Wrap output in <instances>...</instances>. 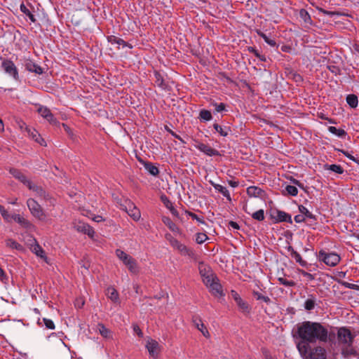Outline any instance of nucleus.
<instances>
[{
    "label": "nucleus",
    "instance_id": "nucleus-1",
    "mask_svg": "<svg viewBox=\"0 0 359 359\" xmlns=\"http://www.w3.org/2000/svg\"><path fill=\"white\" fill-rule=\"evenodd\" d=\"M293 337L306 339L311 342H329L330 346L335 345L337 339V333L328 332L321 323L311 321H304L297 325L296 330H293Z\"/></svg>",
    "mask_w": 359,
    "mask_h": 359
},
{
    "label": "nucleus",
    "instance_id": "nucleus-2",
    "mask_svg": "<svg viewBox=\"0 0 359 359\" xmlns=\"http://www.w3.org/2000/svg\"><path fill=\"white\" fill-rule=\"evenodd\" d=\"M336 330L337 343L341 348V355L346 358L358 356V353L353 346L355 334H353L350 328L347 327H336Z\"/></svg>",
    "mask_w": 359,
    "mask_h": 359
},
{
    "label": "nucleus",
    "instance_id": "nucleus-3",
    "mask_svg": "<svg viewBox=\"0 0 359 359\" xmlns=\"http://www.w3.org/2000/svg\"><path fill=\"white\" fill-rule=\"evenodd\" d=\"M306 339H301L297 344V348L304 359H327V351L324 347L316 346L311 348Z\"/></svg>",
    "mask_w": 359,
    "mask_h": 359
},
{
    "label": "nucleus",
    "instance_id": "nucleus-4",
    "mask_svg": "<svg viewBox=\"0 0 359 359\" xmlns=\"http://www.w3.org/2000/svg\"><path fill=\"white\" fill-rule=\"evenodd\" d=\"M166 238L169 240L170 245L177 249L182 255H187L191 258L196 259V255L194 250L187 248L181 243L178 240L173 238L170 234H166Z\"/></svg>",
    "mask_w": 359,
    "mask_h": 359
},
{
    "label": "nucleus",
    "instance_id": "nucleus-5",
    "mask_svg": "<svg viewBox=\"0 0 359 359\" xmlns=\"http://www.w3.org/2000/svg\"><path fill=\"white\" fill-rule=\"evenodd\" d=\"M318 259L327 266H335L339 264L341 258L337 253H327L325 250H321L318 252Z\"/></svg>",
    "mask_w": 359,
    "mask_h": 359
},
{
    "label": "nucleus",
    "instance_id": "nucleus-6",
    "mask_svg": "<svg viewBox=\"0 0 359 359\" xmlns=\"http://www.w3.org/2000/svg\"><path fill=\"white\" fill-rule=\"evenodd\" d=\"M9 172L15 178L18 179L22 184L26 185L29 189L33 191H42L41 187L33 184L30 180L27 179L26 176L20 170L16 168H11Z\"/></svg>",
    "mask_w": 359,
    "mask_h": 359
},
{
    "label": "nucleus",
    "instance_id": "nucleus-7",
    "mask_svg": "<svg viewBox=\"0 0 359 359\" xmlns=\"http://www.w3.org/2000/svg\"><path fill=\"white\" fill-rule=\"evenodd\" d=\"M27 205L32 215L39 220H44L46 215L41 205L33 198H29Z\"/></svg>",
    "mask_w": 359,
    "mask_h": 359
},
{
    "label": "nucleus",
    "instance_id": "nucleus-8",
    "mask_svg": "<svg viewBox=\"0 0 359 359\" xmlns=\"http://www.w3.org/2000/svg\"><path fill=\"white\" fill-rule=\"evenodd\" d=\"M205 285L209 288L210 292L213 295L216 297H222L224 295L222 287L217 276L212 279L205 280Z\"/></svg>",
    "mask_w": 359,
    "mask_h": 359
},
{
    "label": "nucleus",
    "instance_id": "nucleus-9",
    "mask_svg": "<svg viewBox=\"0 0 359 359\" xmlns=\"http://www.w3.org/2000/svg\"><path fill=\"white\" fill-rule=\"evenodd\" d=\"M270 217L272 219H273L274 223H279L283 222H288L290 224L292 223L291 215L280 210H273L271 213Z\"/></svg>",
    "mask_w": 359,
    "mask_h": 359
},
{
    "label": "nucleus",
    "instance_id": "nucleus-10",
    "mask_svg": "<svg viewBox=\"0 0 359 359\" xmlns=\"http://www.w3.org/2000/svg\"><path fill=\"white\" fill-rule=\"evenodd\" d=\"M198 270L199 273L203 278V282L204 284L205 280L208 279H212L216 276L215 273L212 272L211 268L209 266L205 264L203 262H199Z\"/></svg>",
    "mask_w": 359,
    "mask_h": 359
},
{
    "label": "nucleus",
    "instance_id": "nucleus-11",
    "mask_svg": "<svg viewBox=\"0 0 359 359\" xmlns=\"http://www.w3.org/2000/svg\"><path fill=\"white\" fill-rule=\"evenodd\" d=\"M38 113L44 118H46L50 124L57 126L59 124V121L54 117L50 110L43 106H41L37 109Z\"/></svg>",
    "mask_w": 359,
    "mask_h": 359
},
{
    "label": "nucleus",
    "instance_id": "nucleus-12",
    "mask_svg": "<svg viewBox=\"0 0 359 359\" xmlns=\"http://www.w3.org/2000/svg\"><path fill=\"white\" fill-rule=\"evenodd\" d=\"M146 348L149 351V355L154 358H156L160 352V345L154 339H149L147 341Z\"/></svg>",
    "mask_w": 359,
    "mask_h": 359
},
{
    "label": "nucleus",
    "instance_id": "nucleus-13",
    "mask_svg": "<svg viewBox=\"0 0 359 359\" xmlns=\"http://www.w3.org/2000/svg\"><path fill=\"white\" fill-rule=\"evenodd\" d=\"M192 322L194 324L195 327L201 332L203 335L208 339L210 338V333L206 327V326L204 325V323L202 322L201 318L198 316H194L192 318Z\"/></svg>",
    "mask_w": 359,
    "mask_h": 359
},
{
    "label": "nucleus",
    "instance_id": "nucleus-14",
    "mask_svg": "<svg viewBox=\"0 0 359 359\" xmlns=\"http://www.w3.org/2000/svg\"><path fill=\"white\" fill-rule=\"evenodd\" d=\"M231 296L236 302L238 306L243 312H250V306L248 304L243 300L240 295L234 290H231Z\"/></svg>",
    "mask_w": 359,
    "mask_h": 359
},
{
    "label": "nucleus",
    "instance_id": "nucleus-15",
    "mask_svg": "<svg viewBox=\"0 0 359 359\" xmlns=\"http://www.w3.org/2000/svg\"><path fill=\"white\" fill-rule=\"evenodd\" d=\"M74 228L77 231L87 234L90 238H92L95 233L93 229L84 222H79L75 224Z\"/></svg>",
    "mask_w": 359,
    "mask_h": 359
},
{
    "label": "nucleus",
    "instance_id": "nucleus-16",
    "mask_svg": "<svg viewBox=\"0 0 359 359\" xmlns=\"http://www.w3.org/2000/svg\"><path fill=\"white\" fill-rule=\"evenodd\" d=\"M196 148L208 156H220L219 151L203 143L198 142V144L196 145Z\"/></svg>",
    "mask_w": 359,
    "mask_h": 359
},
{
    "label": "nucleus",
    "instance_id": "nucleus-17",
    "mask_svg": "<svg viewBox=\"0 0 359 359\" xmlns=\"http://www.w3.org/2000/svg\"><path fill=\"white\" fill-rule=\"evenodd\" d=\"M247 194L250 197H259L264 199L266 196L265 191L255 186L249 187L247 189Z\"/></svg>",
    "mask_w": 359,
    "mask_h": 359
},
{
    "label": "nucleus",
    "instance_id": "nucleus-18",
    "mask_svg": "<svg viewBox=\"0 0 359 359\" xmlns=\"http://www.w3.org/2000/svg\"><path fill=\"white\" fill-rule=\"evenodd\" d=\"M138 161L141 163L144 168L153 176H158L159 174L158 168L151 162L146 161L142 159L141 158H138Z\"/></svg>",
    "mask_w": 359,
    "mask_h": 359
},
{
    "label": "nucleus",
    "instance_id": "nucleus-19",
    "mask_svg": "<svg viewBox=\"0 0 359 359\" xmlns=\"http://www.w3.org/2000/svg\"><path fill=\"white\" fill-rule=\"evenodd\" d=\"M26 130L28 133V135L37 143L40 145L46 147V142L44 139L41 136V135L34 128H29L26 127Z\"/></svg>",
    "mask_w": 359,
    "mask_h": 359
},
{
    "label": "nucleus",
    "instance_id": "nucleus-20",
    "mask_svg": "<svg viewBox=\"0 0 359 359\" xmlns=\"http://www.w3.org/2000/svg\"><path fill=\"white\" fill-rule=\"evenodd\" d=\"M14 220L15 222L18 223L22 227L30 229L33 225L32 224L27 220V219L24 218L20 215L14 214L13 215L12 221Z\"/></svg>",
    "mask_w": 359,
    "mask_h": 359
},
{
    "label": "nucleus",
    "instance_id": "nucleus-21",
    "mask_svg": "<svg viewBox=\"0 0 359 359\" xmlns=\"http://www.w3.org/2000/svg\"><path fill=\"white\" fill-rule=\"evenodd\" d=\"M34 244L31 245L30 250L34 253L36 256L43 259L46 261L47 257L46 256V252L43 250V248L39 245L36 239H34Z\"/></svg>",
    "mask_w": 359,
    "mask_h": 359
},
{
    "label": "nucleus",
    "instance_id": "nucleus-22",
    "mask_svg": "<svg viewBox=\"0 0 359 359\" xmlns=\"http://www.w3.org/2000/svg\"><path fill=\"white\" fill-rule=\"evenodd\" d=\"M123 264L127 266L128 270L133 273H137L139 271V269L137 266V264L136 260L132 257L131 256H129L127 259L123 261Z\"/></svg>",
    "mask_w": 359,
    "mask_h": 359
},
{
    "label": "nucleus",
    "instance_id": "nucleus-23",
    "mask_svg": "<svg viewBox=\"0 0 359 359\" xmlns=\"http://www.w3.org/2000/svg\"><path fill=\"white\" fill-rule=\"evenodd\" d=\"M1 76L3 79L6 81L8 80L9 78H13L15 80H18V69H3Z\"/></svg>",
    "mask_w": 359,
    "mask_h": 359
},
{
    "label": "nucleus",
    "instance_id": "nucleus-24",
    "mask_svg": "<svg viewBox=\"0 0 359 359\" xmlns=\"http://www.w3.org/2000/svg\"><path fill=\"white\" fill-rule=\"evenodd\" d=\"M161 200L163 202V203L165 205V206L170 210L172 215H174L176 217H179L178 211L174 208L172 202L169 200V198L165 195H162L161 196Z\"/></svg>",
    "mask_w": 359,
    "mask_h": 359
},
{
    "label": "nucleus",
    "instance_id": "nucleus-25",
    "mask_svg": "<svg viewBox=\"0 0 359 359\" xmlns=\"http://www.w3.org/2000/svg\"><path fill=\"white\" fill-rule=\"evenodd\" d=\"M285 74L289 79L294 80L297 83H301L303 81L302 76L295 70V69H285Z\"/></svg>",
    "mask_w": 359,
    "mask_h": 359
},
{
    "label": "nucleus",
    "instance_id": "nucleus-26",
    "mask_svg": "<svg viewBox=\"0 0 359 359\" xmlns=\"http://www.w3.org/2000/svg\"><path fill=\"white\" fill-rule=\"evenodd\" d=\"M257 34L262 37L264 41L269 45L270 46L273 48H276V50H278V46L279 45L276 43V41L274 39H271L269 38L264 32L260 31L259 29L256 30Z\"/></svg>",
    "mask_w": 359,
    "mask_h": 359
},
{
    "label": "nucleus",
    "instance_id": "nucleus-27",
    "mask_svg": "<svg viewBox=\"0 0 359 359\" xmlns=\"http://www.w3.org/2000/svg\"><path fill=\"white\" fill-rule=\"evenodd\" d=\"M154 72L156 78L155 82L157 86L162 89H166L168 88V85L165 83L163 75L160 72V71L154 70Z\"/></svg>",
    "mask_w": 359,
    "mask_h": 359
},
{
    "label": "nucleus",
    "instance_id": "nucleus-28",
    "mask_svg": "<svg viewBox=\"0 0 359 359\" xmlns=\"http://www.w3.org/2000/svg\"><path fill=\"white\" fill-rule=\"evenodd\" d=\"M213 128L221 136L223 137H226L231 132L230 127L226 126H222L218 123H214Z\"/></svg>",
    "mask_w": 359,
    "mask_h": 359
},
{
    "label": "nucleus",
    "instance_id": "nucleus-29",
    "mask_svg": "<svg viewBox=\"0 0 359 359\" xmlns=\"http://www.w3.org/2000/svg\"><path fill=\"white\" fill-rule=\"evenodd\" d=\"M210 183L212 185V187L219 192H220L224 197H226L228 201H231L230 194L225 187H223L219 184H215L212 182H211Z\"/></svg>",
    "mask_w": 359,
    "mask_h": 359
},
{
    "label": "nucleus",
    "instance_id": "nucleus-30",
    "mask_svg": "<svg viewBox=\"0 0 359 359\" xmlns=\"http://www.w3.org/2000/svg\"><path fill=\"white\" fill-rule=\"evenodd\" d=\"M6 244L7 247H9L12 249H15L20 252L25 251V248L21 244L11 238L7 239L6 241Z\"/></svg>",
    "mask_w": 359,
    "mask_h": 359
},
{
    "label": "nucleus",
    "instance_id": "nucleus-31",
    "mask_svg": "<svg viewBox=\"0 0 359 359\" xmlns=\"http://www.w3.org/2000/svg\"><path fill=\"white\" fill-rule=\"evenodd\" d=\"M291 257L294 259L296 261V262H297L301 266L306 268L308 267V263L302 259L300 254L298 253L296 250H292V254Z\"/></svg>",
    "mask_w": 359,
    "mask_h": 359
},
{
    "label": "nucleus",
    "instance_id": "nucleus-32",
    "mask_svg": "<svg viewBox=\"0 0 359 359\" xmlns=\"http://www.w3.org/2000/svg\"><path fill=\"white\" fill-rule=\"evenodd\" d=\"M309 298L304 302V309L306 311H311L315 308L316 299L313 294H309Z\"/></svg>",
    "mask_w": 359,
    "mask_h": 359
},
{
    "label": "nucleus",
    "instance_id": "nucleus-33",
    "mask_svg": "<svg viewBox=\"0 0 359 359\" xmlns=\"http://www.w3.org/2000/svg\"><path fill=\"white\" fill-rule=\"evenodd\" d=\"M299 212L305 217V218H309L313 219L314 221L317 220L316 216L313 215L311 212L308 210V209L304 207L303 205H299Z\"/></svg>",
    "mask_w": 359,
    "mask_h": 359
},
{
    "label": "nucleus",
    "instance_id": "nucleus-34",
    "mask_svg": "<svg viewBox=\"0 0 359 359\" xmlns=\"http://www.w3.org/2000/svg\"><path fill=\"white\" fill-rule=\"evenodd\" d=\"M107 295L114 302H117L119 299L118 293L114 287L107 288Z\"/></svg>",
    "mask_w": 359,
    "mask_h": 359
},
{
    "label": "nucleus",
    "instance_id": "nucleus-35",
    "mask_svg": "<svg viewBox=\"0 0 359 359\" xmlns=\"http://www.w3.org/2000/svg\"><path fill=\"white\" fill-rule=\"evenodd\" d=\"M328 130L331 133L341 138H344L347 135V133L344 129H338L334 126L328 127Z\"/></svg>",
    "mask_w": 359,
    "mask_h": 359
},
{
    "label": "nucleus",
    "instance_id": "nucleus-36",
    "mask_svg": "<svg viewBox=\"0 0 359 359\" xmlns=\"http://www.w3.org/2000/svg\"><path fill=\"white\" fill-rule=\"evenodd\" d=\"M162 221L172 231L175 232L178 231V227L168 217L163 216L162 217Z\"/></svg>",
    "mask_w": 359,
    "mask_h": 359
},
{
    "label": "nucleus",
    "instance_id": "nucleus-37",
    "mask_svg": "<svg viewBox=\"0 0 359 359\" xmlns=\"http://www.w3.org/2000/svg\"><path fill=\"white\" fill-rule=\"evenodd\" d=\"M346 102L351 108H356L358 104V97L354 94L348 95Z\"/></svg>",
    "mask_w": 359,
    "mask_h": 359
},
{
    "label": "nucleus",
    "instance_id": "nucleus-38",
    "mask_svg": "<svg viewBox=\"0 0 359 359\" xmlns=\"http://www.w3.org/2000/svg\"><path fill=\"white\" fill-rule=\"evenodd\" d=\"M325 169L330 170H331L332 172H336L337 174H342L344 172V168L341 165H336V164L328 165V164H325Z\"/></svg>",
    "mask_w": 359,
    "mask_h": 359
},
{
    "label": "nucleus",
    "instance_id": "nucleus-39",
    "mask_svg": "<svg viewBox=\"0 0 359 359\" xmlns=\"http://www.w3.org/2000/svg\"><path fill=\"white\" fill-rule=\"evenodd\" d=\"M252 294L253 297L257 300L263 301L265 303H266L267 304L271 303V299L269 297L264 296V294H262L261 292H259L258 291L253 290Z\"/></svg>",
    "mask_w": 359,
    "mask_h": 359
},
{
    "label": "nucleus",
    "instance_id": "nucleus-40",
    "mask_svg": "<svg viewBox=\"0 0 359 359\" xmlns=\"http://www.w3.org/2000/svg\"><path fill=\"white\" fill-rule=\"evenodd\" d=\"M97 328L100 334L104 338H109L111 335V331L107 328L103 324L99 323Z\"/></svg>",
    "mask_w": 359,
    "mask_h": 359
},
{
    "label": "nucleus",
    "instance_id": "nucleus-41",
    "mask_svg": "<svg viewBox=\"0 0 359 359\" xmlns=\"http://www.w3.org/2000/svg\"><path fill=\"white\" fill-rule=\"evenodd\" d=\"M299 16L305 23L310 25L312 23L311 18L306 9L302 8L299 11Z\"/></svg>",
    "mask_w": 359,
    "mask_h": 359
},
{
    "label": "nucleus",
    "instance_id": "nucleus-42",
    "mask_svg": "<svg viewBox=\"0 0 359 359\" xmlns=\"http://www.w3.org/2000/svg\"><path fill=\"white\" fill-rule=\"evenodd\" d=\"M20 11L24 14H25L32 22H36V20L35 18L34 15L32 13V12L27 8V6L23 3L21 4L20 5Z\"/></svg>",
    "mask_w": 359,
    "mask_h": 359
},
{
    "label": "nucleus",
    "instance_id": "nucleus-43",
    "mask_svg": "<svg viewBox=\"0 0 359 359\" xmlns=\"http://www.w3.org/2000/svg\"><path fill=\"white\" fill-rule=\"evenodd\" d=\"M0 213L4 219L7 222H11L13 215H10L8 212L4 208V207L0 204Z\"/></svg>",
    "mask_w": 359,
    "mask_h": 359
},
{
    "label": "nucleus",
    "instance_id": "nucleus-44",
    "mask_svg": "<svg viewBox=\"0 0 359 359\" xmlns=\"http://www.w3.org/2000/svg\"><path fill=\"white\" fill-rule=\"evenodd\" d=\"M199 117L201 120H203L204 121H208L212 118L211 112L207 109H202L200 111Z\"/></svg>",
    "mask_w": 359,
    "mask_h": 359
},
{
    "label": "nucleus",
    "instance_id": "nucleus-45",
    "mask_svg": "<svg viewBox=\"0 0 359 359\" xmlns=\"http://www.w3.org/2000/svg\"><path fill=\"white\" fill-rule=\"evenodd\" d=\"M86 76H92V77L94 78L96 81H101V76L97 72V71H95L94 69H86Z\"/></svg>",
    "mask_w": 359,
    "mask_h": 359
},
{
    "label": "nucleus",
    "instance_id": "nucleus-46",
    "mask_svg": "<svg viewBox=\"0 0 359 359\" xmlns=\"http://www.w3.org/2000/svg\"><path fill=\"white\" fill-rule=\"evenodd\" d=\"M254 219L257 221H263L264 219V212L262 209H260L252 215Z\"/></svg>",
    "mask_w": 359,
    "mask_h": 359
},
{
    "label": "nucleus",
    "instance_id": "nucleus-47",
    "mask_svg": "<svg viewBox=\"0 0 359 359\" xmlns=\"http://www.w3.org/2000/svg\"><path fill=\"white\" fill-rule=\"evenodd\" d=\"M285 191H287L288 195L295 196L298 194V189L295 186L293 185H287L285 187Z\"/></svg>",
    "mask_w": 359,
    "mask_h": 359
},
{
    "label": "nucleus",
    "instance_id": "nucleus-48",
    "mask_svg": "<svg viewBox=\"0 0 359 359\" xmlns=\"http://www.w3.org/2000/svg\"><path fill=\"white\" fill-rule=\"evenodd\" d=\"M280 284H282L286 287H294L296 285V283L293 280H287V279L280 277L278 278Z\"/></svg>",
    "mask_w": 359,
    "mask_h": 359
},
{
    "label": "nucleus",
    "instance_id": "nucleus-49",
    "mask_svg": "<svg viewBox=\"0 0 359 359\" xmlns=\"http://www.w3.org/2000/svg\"><path fill=\"white\" fill-rule=\"evenodd\" d=\"M208 238V236L203 233H196V242L198 244L203 243Z\"/></svg>",
    "mask_w": 359,
    "mask_h": 359
},
{
    "label": "nucleus",
    "instance_id": "nucleus-50",
    "mask_svg": "<svg viewBox=\"0 0 359 359\" xmlns=\"http://www.w3.org/2000/svg\"><path fill=\"white\" fill-rule=\"evenodd\" d=\"M116 255L121 260H122L123 262V261L127 259V258L130 256L129 255L126 254L123 250L119 249H117L116 250Z\"/></svg>",
    "mask_w": 359,
    "mask_h": 359
},
{
    "label": "nucleus",
    "instance_id": "nucleus-51",
    "mask_svg": "<svg viewBox=\"0 0 359 359\" xmlns=\"http://www.w3.org/2000/svg\"><path fill=\"white\" fill-rule=\"evenodd\" d=\"M116 44L119 46H122L123 48L128 47L130 49H132L133 48V46L130 44L128 42L125 41L123 39L118 37V41L116 42Z\"/></svg>",
    "mask_w": 359,
    "mask_h": 359
},
{
    "label": "nucleus",
    "instance_id": "nucleus-52",
    "mask_svg": "<svg viewBox=\"0 0 359 359\" xmlns=\"http://www.w3.org/2000/svg\"><path fill=\"white\" fill-rule=\"evenodd\" d=\"M248 50L250 53H253L256 57H259L262 61H266V57L264 55H260L257 50L254 47H248Z\"/></svg>",
    "mask_w": 359,
    "mask_h": 359
},
{
    "label": "nucleus",
    "instance_id": "nucleus-53",
    "mask_svg": "<svg viewBox=\"0 0 359 359\" xmlns=\"http://www.w3.org/2000/svg\"><path fill=\"white\" fill-rule=\"evenodd\" d=\"M43 321L46 328L50 329V330L55 329V324L52 320L43 318Z\"/></svg>",
    "mask_w": 359,
    "mask_h": 359
},
{
    "label": "nucleus",
    "instance_id": "nucleus-54",
    "mask_svg": "<svg viewBox=\"0 0 359 359\" xmlns=\"http://www.w3.org/2000/svg\"><path fill=\"white\" fill-rule=\"evenodd\" d=\"M298 272L302 274L303 276L308 278L309 280H313L315 279V277L313 274L303 270V269H298Z\"/></svg>",
    "mask_w": 359,
    "mask_h": 359
},
{
    "label": "nucleus",
    "instance_id": "nucleus-55",
    "mask_svg": "<svg viewBox=\"0 0 359 359\" xmlns=\"http://www.w3.org/2000/svg\"><path fill=\"white\" fill-rule=\"evenodd\" d=\"M320 12L325 14V15H329L330 17H332V16H334V15H341V14L339 13V12H337V11H326L323 8H320L319 9Z\"/></svg>",
    "mask_w": 359,
    "mask_h": 359
},
{
    "label": "nucleus",
    "instance_id": "nucleus-56",
    "mask_svg": "<svg viewBox=\"0 0 359 359\" xmlns=\"http://www.w3.org/2000/svg\"><path fill=\"white\" fill-rule=\"evenodd\" d=\"M0 280L4 283H7L8 281V277L1 267H0Z\"/></svg>",
    "mask_w": 359,
    "mask_h": 359
},
{
    "label": "nucleus",
    "instance_id": "nucleus-57",
    "mask_svg": "<svg viewBox=\"0 0 359 359\" xmlns=\"http://www.w3.org/2000/svg\"><path fill=\"white\" fill-rule=\"evenodd\" d=\"M129 215L133 218L134 220L137 221L140 217V211L135 208L132 210V213H129Z\"/></svg>",
    "mask_w": 359,
    "mask_h": 359
},
{
    "label": "nucleus",
    "instance_id": "nucleus-58",
    "mask_svg": "<svg viewBox=\"0 0 359 359\" xmlns=\"http://www.w3.org/2000/svg\"><path fill=\"white\" fill-rule=\"evenodd\" d=\"M187 214L193 219H196L197 222L205 224V221L203 218H200L196 214L191 212H187Z\"/></svg>",
    "mask_w": 359,
    "mask_h": 359
},
{
    "label": "nucleus",
    "instance_id": "nucleus-59",
    "mask_svg": "<svg viewBox=\"0 0 359 359\" xmlns=\"http://www.w3.org/2000/svg\"><path fill=\"white\" fill-rule=\"evenodd\" d=\"M343 285L345 286L346 288L359 291V285H358L350 283L348 282H344Z\"/></svg>",
    "mask_w": 359,
    "mask_h": 359
},
{
    "label": "nucleus",
    "instance_id": "nucleus-60",
    "mask_svg": "<svg viewBox=\"0 0 359 359\" xmlns=\"http://www.w3.org/2000/svg\"><path fill=\"white\" fill-rule=\"evenodd\" d=\"M292 50V47L289 45H282L278 46V52L282 51L285 53H290Z\"/></svg>",
    "mask_w": 359,
    "mask_h": 359
},
{
    "label": "nucleus",
    "instance_id": "nucleus-61",
    "mask_svg": "<svg viewBox=\"0 0 359 359\" xmlns=\"http://www.w3.org/2000/svg\"><path fill=\"white\" fill-rule=\"evenodd\" d=\"M213 105L215 107V110L217 112H221L225 109L226 105L225 104L221 102L219 104L214 103Z\"/></svg>",
    "mask_w": 359,
    "mask_h": 359
},
{
    "label": "nucleus",
    "instance_id": "nucleus-62",
    "mask_svg": "<svg viewBox=\"0 0 359 359\" xmlns=\"http://www.w3.org/2000/svg\"><path fill=\"white\" fill-rule=\"evenodd\" d=\"M338 151L339 152H341L345 156H346L347 158H348L349 159H351V161H356L355 160L357 158H355L353 156H352L351 154H350L347 151H345L344 149H337Z\"/></svg>",
    "mask_w": 359,
    "mask_h": 359
},
{
    "label": "nucleus",
    "instance_id": "nucleus-63",
    "mask_svg": "<svg viewBox=\"0 0 359 359\" xmlns=\"http://www.w3.org/2000/svg\"><path fill=\"white\" fill-rule=\"evenodd\" d=\"M1 67H15L14 63L8 60H4L2 62Z\"/></svg>",
    "mask_w": 359,
    "mask_h": 359
},
{
    "label": "nucleus",
    "instance_id": "nucleus-64",
    "mask_svg": "<svg viewBox=\"0 0 359 359\" xmlns=\"http://www.w3.org/2000/svg\"><path fill=\"white\" fill-rule=\"evenodd\" d=\"M133 331L137 334L139 337H143V332L137 325H133Z\"/></svg>",
    "mask_w": 359,
    "mask_h": 359
}]
</instances>
